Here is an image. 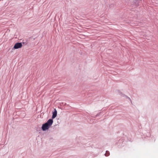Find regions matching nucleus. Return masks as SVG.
Returning <instances> with one entry per match:
<instances>
[{
	"mask_svg": "<svg viewBox=\"0 0 158 158\" xmlns=\"http://www.w3.org/2000/svg\"><path fill=\"white\" fill-rule=\"evenodd\" d=\"M22 46V43H17L15 44L13 48L15 49H17L21 48Z\"/></svg>",
	"mask_w": 158,
	"mask_h": 158,
	"instance_id": "nucleus-1",
	"label": "nucleus"
},
{
	"mask_svg": "<svg viewBox=\"0 0 158 158\" xmlns=\"http://www.w3.org/2000/svg\"><path fill=\"white\" fill-rule=\"evenodd\" d=\"M50 127L48 126L47 124L45 123L44 124H43L42 129V130L44 131H46L48 129V128Z\"/></svg>",
	"mask_w": 158,
	"mask_h": 158,
	"instance_id": "nucleus-2",
	"label": "nucleus"
},
{
	"mask_svg": "<svg viewBox=\"0 0 158 158\" xmlns=\"http://www.w3.org/2000/svg\"><path fill=\"white\" fill-rule=\"evenodd\" d=\"M53 123V120L52 119H49L46 123V124H47V125L48 126L50 127L52 125Z\"/></svg>",
	"mask_w": 158,
	"mask_h": 158,
	"instance_id": "nucleus-3",
	"label": "nucleus"
},
{
	"mask_svg": "<svg viewBox=\"0 0 158 158\" xmlns=\"http://www.w3.org/2000/svg\"><path fill=\"white\" fill-rule=\"evenodd\" d=\"M54 111L52 115V118H55L57 115V112L56 109H54Z\"/></svg>",
	"mask_w": 158,
	"mask_h": 158,
	"instance_id": "nucleus-4",
	"label": "nucleus"
},
{
	"mask_svg": "<svg viewBox=\"0 0 158 158\" xmlns=\"http://www.w3.org/2000/svg\"><path fill=\"white\" fill-rule=\"evenodd\" d=\"M107 152L108 151H106V153L105 154V155L106 156H108V154H107Z\"/></svg>",
	"mask_w": 158,
	"mask_h": 158,
	"instance_id": "nucleus-5",
	"label": "nucleus"
}]
</instances>
